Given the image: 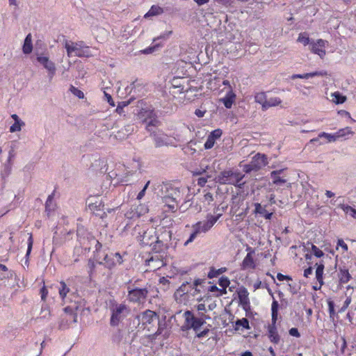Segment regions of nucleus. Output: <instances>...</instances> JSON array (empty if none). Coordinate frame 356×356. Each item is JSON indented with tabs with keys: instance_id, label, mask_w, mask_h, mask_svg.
Returning <instances> with one entry per match:
<instances>
[{
	"instance_id": "53",
	"label": "nucleus",
	"mask_w": 356,
	"mask_h": 356,
	"mask_svg": "<svg viewBox=\"0 0 356 356\" xmlns=\"http://www.w3.org/2000/svg\"><path fill=\"white\" fill-rule=\"evenodd\" d=\"M70 90L72 92V93L74 95H75L76 97H77L78 98L83 99L84 97L83 92L81 90L78 89L77 88H76L73 86H71Z\"/></svg>"
},
{
	"instance_id": "48",
	"label": "nucleus",
	"mask_w": 356,
	"mask_h": 356,
	"mask_svg": "<svg viewBox=\"0 0 356 356\" xmlns=\"http://www.w3.org/2000/svg\"><path fill=\"white\" fill-rule=\"evenodd\" d=\"M327 305H328V312H329L330 317L331 318H333L336 314L335 309H334V307H335L334 302L331 299H328L327 300Z\"/></svg>"
},
{
	"instance_id": "8",
	"label": "nucleus",
	"mask_w": 356,
	"mask_h": 356,
	"mask_svg": "<svg viewBox=\"0 0 356 356\" xmlns=\"http://www.w3.org/2000/svg\"><path fill=\"white\" fill-rule=\"evenodd\" d=\"M128 294L127 299L133 303H141L145 301L149 293L147 287L138 288L128 286Z\"/></svg>"
},
{
	"instance_id": "12",
	"label": "nucleus",
	"mask_w": 356,
	"mask_h": 356,
	"mask_svg": "<svg viewBox=\"0 0 356 356\" xmlns=\"http://www.w3.org/2000/svg\"><path fill=\"white\" fill-rule=\"evenodd\" d=\"M88 207L96 216L103 218L105 212L104 211V204L101 200L97 197H92L87 200Z\"/></svg>"
},
{
	"instance_id": "49",
	"label": "nucleus",
	"mask_w": 356,
	"mask_h": 356,
	"mask_svg": "<svg viewBox=\"0 0 356 356\" xmlns=\"http://www.w3.org/2000/svg\"><path fill=\"white\" fill-rule=\"evenodd\" d=\"M95 243V257L97 259H101L102 256L100 255V250L102 248V243L94 238V241H92V243Z\"/></svg>"
},
{
	"instance_id": "51",
	"label": "nucleus",
	"mask_w": 356,
	"mask_h": 356,
	"mask_svg": "<svg viewBox=\"0 0 356 356\" xmlns=\"http://www.w3.org/2000/svg\"><path fill=\"white\" fill-rule=\"evenodd\" d=\"M211 327V325H208V326L204 328L202 331L201 332H195L196 333V335L195 337H197L198 339H202V338H204V337H207L210 332V329L209 327Z\"/></svg>"
},
{
	"instance_id": "52",
	"label": "nucleus",
	"mask_w": 356,
	"mask_h": 356,
	"mask_svg": "<svg viewBox=\"0 0 356 356\" xmlns=\"http://www.w3.org/2000/svg\"><path fill=\"white\" fill-rule=\"evenodd\" d=\"M243 170L244 172L249 174L251 172H257L258 170L255 167L252 165V163L250 161L249 163L243 165Z\"/></svg>"
},
{
	"instance_id": "14",
	"label": "nucleus",
	"mask_w": 356,
	"mask_h": 356,
	"mask_svg": "<svg viewBox=\"0 0 356 356\" xmlns=\"http://www.w3.org/2000/svg\"><path fill=\"white\" fill-rule=\"evenodd\" d=\"M237 295L239 305L245 311L246 315H248V312L251 309V306L248 289L244 286H241L237 291Z\"/></svg>"
},
{
	"instance_id": "31",
	"label": "nucleus",
	"mask_w": 356,
	"mask_h": 356,
	"mask_svg": "<svg viewBox=\"0 0 356 356\" xmlns=\"http://www.w3.org/2000/svg\"><path fill=\"white\" fill-rule=\"evenodd\" d=\"M33 50V44L31 40V35L28 34L24 41V44L22 47V51L24 54H29L31 53Z\"/></svg>"
},
{
	"instance_id": "36",
	"label": "nucleus",
	"mask_w": 356,
	"mask_h": 356,
	"mask_svg": "<svg viewBox=\"0 0 356 356\" xmlns=\"http://www.w3.org/2000/svg\"><path fill=\"white\" fill-rule=\"evenodd\" d=\"M270 176L274 185L282 186L286 182V179L277 175L276 172H271Z\"/></svg>"
},
{
	"instance_id": "19",
	"label": "nucleus",
	"mask_w": 356,
	"mask_h": 356,
	"mask_svg": "<svg viewBox=\"0 0 356 356\" xmlns=\"http://www.w3.org/2000/svg\"><path fill=\"white\" fill-rule=\"evenodd\" d=\"M247 250L249 251L245 258L243 259L241 264V269L245 270L248 268L254 269L256 268V265L254 263V260L253 258V254H254V250L248 247Z\"/></svg>"
},
{
	"instance_id": "21",
	"label": "nucleus",
	"mask_w": 356,
	"mask_h": 356,
	"mask_svg": "<svg viewBox=\"0 0 356 356\" xmlns=\"http://www.w3.org/2000/svg\"><path fill=\"white\" fill-rule=\"evenodd\" d=\"M337 276L339 277V287L340 288L342 284L348 283L352 279V275L346 266L339 267Z\"/></svg>"
},
{
	"instance_id": "57",
	"label": "nucleus",
	"mask_w": 356,
	"mask_h": 356,
	"mask_svg": "<svg viewBox=\"0 0 356 356\" xmlns=\"http://www.w3.org/2000/svg\"><path fill=\"white\" fill-rule=\"evenodd\" d=\"M206 282V279H195L193 282H191L192 286H197L199 288H202L204 286V284Z\"/></svg>"
},
{
	"instance_id": "40",
	"label": "nucleus",
	"mask_w": 356,
	"mask_h": 356,
	"mask_svg": "<svg viewBox=\"0 0 356 356\" xmlns=\"http://www.w3.org/2000/svg\"><path fill=\"white\" fill-rule=\"evenodd\" d=\"M340 209H341L346 214L350 215L353 218L356 219V209L353 208L352 207L344 204H340L338 206Z\"/></svg>"
},
{
	"instance_id": "62",
	"label": "nucleus",
	"mask_w": 356,
	"mask_h": 356,
	"mask_svg": "<svg viewBox=\"0 0 356 356\" xmlns=\"http://www.w3.org/2000/svg\"><path fill=\"white\" fill-rule=\"evenodd\" d=\"M339 247H341L343 250V251H348V250L347 244L341 238H339L337 240V248H338Z\"/></svg>"
},
{
	"instance_id": "59",
	"label": "nucleus",
	"mask_w": 356,
	"mask_h": 356,
	"mask_svg": "<svg viewBox=\"0 0 356 356\" xmlns=\"http://www.w3.org/2000/svg\"><path fill=\"white\" fill-rule=\"evenodd\" d=\"M326 74H327V72L325 71H315V72L307 73V77L309 79V78H312V77L317 76H325Z\"/></svg>"
},
{
	"instance_id": "23",
	"label": "nucleus",
	"mask_w": 356,
	"mask_h": 356,
	"mask_svg": "<svg viewBox=\"0 0 356 356\" xmlns=\"http://www.w3.org/2000/svg\"><path fill=\"white\" fill-rule=\"evenodd\" d=\"M165 319L166 316H163L162 320L159 319V318H158V321H156V323L158 324V328L156 331L161 335H163L164 339H168L170 336V330L167 327L168 325Z\"/></svg>"
},
{
	"instance_id": "24",
	"label": "nucleus",
	"mask_w": 356,
	"mask_h": 356,
	"mask_svg": "<svg viewBox=\"0 0 356 356\" xmlns=\"http://www.w3.org/2000/svg\"><path fill=\"white\" fill-rule=\"evenodd\" d=\"M236 99V94L232 89H229L225 96L220 99L226 108H231Z\"/></svg>"
},
{
	"instance_id": "17",
	"label": "nucleus",
	"mask_w": 356,
	"mask_h": 356,
	"mask_svg": "<svg viewBox=\"0 0 356 356\" xmlns=\"http://www.w3.org/2000/svg\"><path fill=\"white\" fill-rule=\"evenodd\" d=\"M327 44L328 42L323 39H318L316 41L312 40L309 49L313 54H317L323 58L325 55V47Z\"/></svg>"
},
{
	"instance_id": "5",
	"label": "nucleus",
	"mask_w": 356,
	"mask_h": 356,
	"mask_svg": "<svg viewBox=\"0 0 356 356\" xmlns=\"http://www.w3.org/2000/svg\"><path fill=\"white\" fill-rule=\"evenodd\" d=\"M184 324L181 326L182 331L193 330L195 332L200 330L202 326L207 323L200 316H195L193 311L186 310L184 313Z\"/></svg>"
},
{
	"instance_id": "34",
	"label": "nucleus",
	"mask_w": 356,
	"mask_h": 356,
	"mask_svg": "<svg viewBox=\"0 0 356 356\" xmlns=\"http://www.w3.org/2000/svg\"><path fill=\"white\" fill-rule=\"evenodd\" d=\"M152 251H154L156 253L162 252L166 248L165 245L163 243L162 241L159 239V237H156V240L153 241V244L152 245Z\"/></svg>"
},
{
	"instance_id": "43",
	"label": "nucleus",
	"mask_w": 356,
	"mask_h": 356,
	"mask_svg": "<svg viewBox=\"0 0 356 356\" xmlns=\"http://www.w3.org/2000/svg\"><path fill=\"white\" fill-rule=\"evenodd\" d=\"M60 286L58 289L59 295L61 299L64 300L67 294L70 292V288L63 281L60 282Z\"/></svg>"
},
{
	"instance_id": "16",
	"label": "nucleus",
	"mask_w": 356,
	"mask_h": 356,
	"mask_svg": "<svg viewBox=\"0 0 356 356\" xmlns=\"http://www.w3.org/2000/svg\"><path fill=\"white\" fill-rule=\"evenodd\" d=\"M171 34H172V31H168V32L161 34L160 36H159L158 38H156L154 40L153 42L151 44L150 46L141 50L140 52L143 54H151L154 53L155 51H158L162 47V44L161 42H157V41L161 39L165 40V39L168 38Z\"/></svg>"
},
{
	"instance_id": "4",
	"label": "nucleus",
	"mask_w": 356,
	"mask_h": 356,
	"mask_svg": "<svg viewBox=\"0 0 356 356\" xmlns=\"http://www.w3.org/2000/svg\"><path fill=\"white\" fill-rule=\"evenodd\" d=\"M138 118L140 122L145 125L148 132H152L154 128L158 127L161 122L154 109L142 108L138 113Z\"/></svg>"
},
{
	"instance_id": "38",
	"label": "nucleus",
	"mask_w": 356,
	"mask_h": 356,
	"mask_svg": "<svg viewBox=\"0 0 356 356\" xmlns=\"http://www.w3.org/2000/svg\"><path fill=\"white\" fill-rule=\"evenodd\" d=\"M282 101L279 97H273L266 100V102L263 105V111H266L270 107L278 106L281 104Z\"/></svg>"
},
{
	"instance_id": "32",
	"label": "nucleus",
	"mask_w": 356,
	"mask_h": 356,
	"mask_svg": "<svg viewBox=\"0 0 356 356\" xmlns=\"http://www.w3.org/2000/svg\"><path fill=\"white\" fill-rule=\"evenodd\" d=\"M325 138L327 140V142H334L337 140L336 134H329L326 132H321L318 134V138H313L310 140L311 143H315L318 141V138Z\"/></svg>"
},
{
	"instance_id": "37",
	"label": "nucleus",
	"mask_w": 356,
	"mask_h": 356,
	"mask_svg": "<svg viewBox=\"0 0 356 356\" xmlns=\"http://www.w3.org/2000/svg\"><path fill=\"white\" fill-rule=\"evenodd\" d=\"M240 327H242L243 329L250 330V326L249 323V321L246 318H243L241 319H237L235 321V330H238Z\"/></svg>"
},
{
	"instance_id": "27",
	"label": "nucleus",
	"mask_w": 356,
	"mask_h": 356,
	"mask_svg": "<svg viewBox=\"0 0 356 356\" xmlns=\"http://www.w3.org/2000/svg\"><path fill=\"white\" fill-rule=\"evenodd\" d=\"M254 213L264 218L266 220H270L273 213L268 212L265 207H263L260 203H254Z\"/></svg>"
},
{
	"instance_id": "60",
	"label": "nucleus",
	"mask_w": 356,
	"mask_h": 356,
	"mask_svg": "<svg viewBox=\"0 0 356 356\" xmlns=\"http://www.w3.org/2000/svg\"><path fill=\"white\" fill-rule=\"evenodd\" d=\"M191 288L190 289L189 295L192 297H195L198 293L201 292V289L197 286H193L191 284Z\"/></svg>"
},
{
	"instance_id": "18",
	"label": "nucleus",
	"mask_w": 356,
	"mask_h": 356,
	"mask_svg": "<svg viewBox=\"0 0 356 356\" xmlns=\"http://www.w3.org/2000/svg\"><path fill=\"white\" fill-rule=\"evenodd\" d=\"M222 134V131L220 129H216L212 131L208 136L206 142L204 144L205 149H211L216 143Z\"/></svg>"
},
{
	"instance_id": "64",
	"label": "nucleus",
	"mask_w": 356,
	"mask_h": 356,
	"mask_svg": "<svg viewBox=\"0 0 356 356\" xmlns=\"http://www.w3.org/2000/svg\"><path fill=\"white\" fill-rule=\"evenodd\" d=\"M289 335L294 337H297V338L300 337V333L299 332L298 328H296V327H292V328L289 329Z\"/></svg>"
},
{
	"instance_id": "15",
	"label": "nucleus",
	"mask_w": 356,
	"mask_h": 356,
	"mask_svg": "<svg viewBox=\"0 0 356 356\" xmlns=\"http://www.w3.org/2000/svg\"><path fill=\"white\" fill-rule=\"evenodd\" d=\"M67 56H72L74 54L76 56H81V50L83 48H88L83 41H79L77 42L66 41L65 44Z\"/></svg>"
},
{
	"instance_id": "2",
	"label": "nucleus",
	"mask_w": 356,
	"mask_h": 356,
	"mask_svg": "<svg viewBox=\"0 0 356 356\" xmlns=\"http://www.w3.org/2000/svg\"><path fill=\"white\" fill-rule=\"evenodd\" d=\"M280 304L276 300H273L271 304V323L268 326L267 337L269 341L275 344H278L280 342L281 337L278 333L277 327L276 325L278 319Z\"/></svg>"
},
{
	"instance_id": "13",
	"label": "nucleus",
	"mask_w": 356,
	"mask_h": 356,
	"mask_svg": "<svg viewBox=\"0 0 356 356\" xmlns=\"http://www.w3.org/2000/svg\"><path fill=\"white\" fill-rule=\"evenodd\" d=\"M150 133V136L153 137L154 145L156 147H161L163 146H172L177 147V144L168 138V137L163 134H156L154 130Z\"/></svg>"
},
{
	"instance_id": "22",
	"label": "nucleus",
	"mask_w": 356,
	"mask_h": 356,
	"mask_svg": "<svg viewBox=\"0 0 356 356\" xmlns=\"http://www.w3.org/2000/svg\"><path fill=\"white\" fill-rule=\"evenodd\" d=\"M191 284V279L190 281H186L181 284V285L176 290L174 296L175 299L181 298L183 296L189 294Z\"/></svg>"
},
{
	"instance_id": "61",
	"label": "nucleus",
	"mask_w": 356,
	"mask_h": 356,
	"mask_svg": "<svg viewBox=\"0 0 356 356\" xmlns=\"http://www.w3.org/2000/svg\"><path fill=\"white\" fill-rule=\"evenodd\" d=\"M351 302V297L350 296H347L346 300L343 302V305L341 307V308L339 310V312L341 313L345 312V310L347 309V307L349 306V305Z\"/></svg>"
},
{
	"instance_id": "50",
	"label": "nucleus",
	"mask_w": 356,
	"mask_h": 356,
	"mask_svg": "<svg viewBox=\"0 0 356 356\" xmlns=\"http://www.w3.org/2000/svg\"><path fill=\"white\" fill-rule=\"evenodd\" d=\"M220 286L222 288H227L230 284V280L227 277L222 276L218 282Z\"/></svg>"
},
{
	"instance_id": "56",
	"label": "nucleus",
	"mask_w": 356,
	"mask_h": 356,
	"mask_svg": "<svg viewBox=\"0 0 356 356\" xmlns=\"http://www.w3.org/2000/svg\"><path fill=\"white\" fill-rule=\"evenodd\" d=\"M312 250L314 255L317 258H321L324 255L323 252L314 244H312Z\"/></svg>"
},
{
	"instance_id": "45",
	"label": "nucleus",
	"mask_w": 356,
	"mask_h": 356,
	"mask_svg": "<svg viewBox=\"0 0 356 356\" xmlns=\"http://www.w3.org/2000/svg\"><path fill=\"white\" fill-rule=\"evenodd\" d=\"M25 123L21 120L14 122V124L10 127V131L11 133L19 131L22 129V127L24 126Z\"/></svg>"
},
{
	"instance_id": "28",
	"label": "nucleus",
	"mask_w": 356,
	"mask_h": 356,
	"mask_svg": "<svg viewBox=\"0 0 356 356\" xmlns=\"http://www.w3.org/2000/svg\"><path fill=\"white\" fill-rule=\"evenodd\" d=\"M163 12L164 10L163 8L158 5H153L151 6L150 9L147 11V13H145L144 17L149 18L150 17L157 16L163 14Z\"/></svg>"
},
{
	"instance_id": "26",
	"label": "nucleus",
	"mask_w": 356,
	"mask_h": 356,
	"mask_svg": "<svg viewBox=\"0 0 356 356\" xmlns=\"http://www.w3.org/2000/svg\"><path fill=\"white\" fill-rule=\"evenodd\" d=\"M220 216V214L217 216L211 214L207 215V220L205 222H202L203 233L208 232L215 225Z\"/></svg>"
},
{
	"instance_id": "25",
	"label": "nucleus",
	"mask_w": 356,
	"mask_h": 356,
	"mask_svg": "<svg viewBox=\"0 0 356 356\" xmlns=\"http://www.w3.org/2000/svg\"><path fill=\"white\" fill-rule=\"evenodd\" d=\"M154 234H155V232L153 230L145 232L140 236L142 238L140 239L141 244L144 246H152L153 241L156 240V237L154 236Z\"/></svg>"
},
{
	"instance_id": "1",
	"label": "nucleus",
	"mask_w": 356,
	"mask_h": 356,
	"mask_svg": "<svg viewBox=\"0 0 356 356\" xmlns=\"http://www.w3.org/2000/svg\"><path fill=\"white\" fill-rule=\"evenodd\" d=\"M245 175L238 170H224L219 173L216 177V181L220 184H232L240 188H243L245 182H241Z\"/></svg>"
},
{
	"instance_id": "7",
	"label": "nucleus",
	"mask_w": 356,
	"mask_h": 356,
	"mask_svg": "<svg viewBox=\"0 0 356 356\" xmlns=\"http://www.w3.org/2000/svg\"><path fill=\"white\" fill-rule=\"evenodd\" d=\"M76 241L80 248L85 251L89 252L90 250L92 241H94V236L84 226L78 225L76 227Z\"/></svg>"
},
{
	"instance_id": "11",
	"label": "nucleus",
	"mask_w": 356,
	"mask_h": 356,
	"mask_svg": "<svg viewBox=\"0 0 356 356\" xmlns=\"http://www.w3.org/2000/svg\"><path fill=\"white\" fill-rule=\"evenodd\" d=\"M36 60L47 70L48 76L51 81L56 74V65L54 62L49 59L48 56H43L42 54L35 53Z\"/></svg>"
},
{
	"instance_id": "30",
	"label": "nucleus",
	"mask_w": 356,
	"mask_h": 356,
	"mask_svg": "<svg viewBox=\"0 0 356 356\" xmlns=\"http://www.w3.org/2000/svg\"><path fill=\"white\" fill-rule=\"evenodd\" d=\"M132 131V127L129 125L124 127V128L119 130L115 135V137L118 140H124L131 134Z\"/></svg>"
},
{
	"instance_id": "63",
	"label": "nucleus",
	"mask_w": 356,
	"mask_h": 356,
	"mask_svg": "<svg viewBox=\"0 0 356 356\" xmlns=\"http://www.w3.org/2000/svg\"><path fill=\"white\" fill-rule=\"evenodd\" d=\"M41 300L44 302L46 300L47 296L48 295V290L45 287V286H43L40 291Z\"/></svg>"
},
{
	"instance_id": "3",
	"label": "nucleus",
	"mask_w": 356,
	"mask_h": 356,
	"mask_svg": "<svg viewBox=\"0 0 356 356\" xmlns=\"http://www.w3.org/2000/svg\"><path fill=\"white\" fill-rule=\"evenodd\" d=\"M158 314L152 310L146 309L136 316L138 319V331L147 330L150 332L155 327L159 318Z\"/></svg>"
},
{
	"instance_id": "41",
	"label": "nucleus",
	"mask_w": 356,
	"mask_h": 356,
	"mask_svg": "<svg viewBox=\"0 0 356 356\" xmlns=\"http://www.w3.org/2000/svg\"><path fill=\"white\" fill-rule=\"evenodd\" d=\"M267 97L264 92H257L254 95V101L255 102L261 105V108L263 109V105H264L266 102Z\"/></svg>"
},
{
	"instance_id": "33",
	"label": "nucleus",
	"mask_w": 356,
	"mask_h": 356,
	"mask_svg": "<svg viewBox=\"0 0 356 356\" xmlns=\"http://www.w3.org/2000/svg\"><path fill=\"white\" fill-rule=\"evenodd\" d=\"M323 270H324V264L323 262H320L319 264H316V279L318 282L320 284V286L323 284Z\"/></svg>"
},
{
	"instance_id": "9",
	"label": "nucleus",
	"mask_w": 356,
	"mask_h": 356,
	"mask_svg": "<svg viewBox=\"0 0 356 356\" xmlns=\"http://www.w3.org/2000/svg\"><path fill=\"white\" fill-rule=\"evenodd\" d=\"M163 202L172 211H176L178 206V200L180 199V191L178 188H167V193L162 197Z\"/></svg>"
},
{
	"instance_id": "39",
	"label": "nucleus",
	"mask_w": 356,
	"mask_h": 356,
	"mask_svg": "<svg viewBox=\"0 0 356 356\" xmlns=\"http://www.w3.org/2000/svg\"><path fill=\"white\" fill-rule=\"evenodd\" d=\"M297 40L300 43L302 44L304 46H307V45L310 46L313 40L309 38L307 33L302 32L298 35V38Z\"/></svg>"
},
{
	"instance_id": "6",
	"label": "nucleus",
	"mask_w": 356,
	"mask_h": 356,
	"mask_svg": "<svg viewBox=\"0 0 356 356\" xmlns=\"http://www.w3.org/2000/svg\"><path fill=\"white\" fill-rule=\"evenodd\" d=\"M110 309L111 312L110 325L113 327L118 326L129 312L128 306L123 303L114 302L110 307Z\"/></svg>"
},
{
	"instance_id": "35",
	"label": "nucleus",
	"mask_w": 356,
	"mask_h": 356,
	"mask_svg": "<svg viewBox=\"0 0 356 356\" xmlns=\"http://www.w3.org/2000/svg\"><path fill=\"white\" fill-rule=\"evenodd\" d=\"M227 268L222 267L218 269H216L214 267H211L210 270L207 274V277L209 279H213L215 277H218L221 274L225 273L227 271Z\"/></svg>"
},
{
	"instance_id": "55",
	"label": "nucleus",
	"mask_w": 356,
	"mask_h": 356,
	"mask_svg": "<svg viewBox=\"0 0 356 356\" xmlns=\"http://www.w3.org/2000/svg\"><path fill=\"white\" fill-rule=\"evenodd\" d=\"M149 184H150V181H147L146 182V184H145V186H143V188H142V190L138 193V195L136 196V199L138 200H140L143 198V197L145 195L146 191L149 186Z\"/></svg>"
},
{
	"instance_id": "20",
	"label": "nucleus",
	"mask_w": 356,
	"mask_h": 356,
	"mask_svg": "<svg viewBox=\"0 0 356 356\" xmlns=\"http://www.w3.org/2000/svg\"><path fill=\"white\" fill-rule=\"evenodd\" d=\"M251 162L252 163V165L255 167L258 171L268 163L266 155L261 153L256 154L252 158Z\"/></svg>"
},
{
	"instance_id": "44",
	"label": "nucleus",
	"mask_w": 356,
	"mask_h": 356,
	"mask_svg": "<svg viewBox=\"0 0 356 356\" xmlns=\"http://www.w3.org/2000/svg\"><path fill=\"white\" fill-rule=\"evenodd\" d=\"M333 102L337 104H343L346 100V97L341 94L339 92H335L332 95Z\"/></svg>"
},
{
	"instance_id": "10",
	"label": "nucleus",
	"mask_w": 356,
	"mask_h": 356,
	"mask_svg": "<svg viewBox=\"0 0 356 356\" xmlns=\"http://www.w3.org/2000/svg\"><path fill=\"white\" fill-rule=\"evenodd\" d=\"M102 261H99V264L104 265L108 269H112L118 265L123 263L122 255L119 252L105 254L102 256Z\"/></svg>"
},
{
	"instance_id": "46",
	"label": "nucleus",
	"mask_w": 356,
	"mask_h": 356,
	"mask_svg": "<svg viewBox=\"0 0 356 356\" xmlns=\"http://www.w3.org/2000/svg\"><path fill=\"white\" fill-rule=\"evenodd\" d=\"M132 99L131 98L128 101H123L118 103L115 109L116 113L122 115L124 113V108L131 104Z\"/></svg>"
},
{
	"instance_id": "42",
	"label": "nucleus",
	"mask_w": 356,
	"mask_h": 356,
	"mask_svg": "<svg viewBox=\"0 0 356 356\" xmlns=\"http://www.w3.org/2000/svg\"><path fill=\"white\" fill-rule=\"evenodd\" d=\"M33 244V236H32V235H30L28 238V241H27V250H26V253L25 255L24 264L26 266L29 265V255L32 250Z\"/></svg>"
},
{
	"instance_id": "47",
	"label": "nucleus",
	"mask_w": 356,
	"mask_h": 356,
	"mask_svg": "<svg viewBox=\"0 0 356 356\" xmlns=\"http://www.w3.org/2000/svg\"><path fill=\"white\" fill-rule=\"evenodd\" d=\"M17 149V144L16 142L13 141L10 146V149L8 152V159L9 161H13V159L15 157L16 153L15 150Z\"/></svg>"
},
{
	"instance_id": "58",
	"label": "nucleus",
	"mask_w": 356,
	"mask_h": 356,
	"mask_svg": "<svg viewBox=\"0 0 356 356\" xmlns=\"http://www.w3.org/2000/svg\"><path fill=\"white\" fill-rule=\"evenodd\" d=\"M197 235H198L197 231L193 229V232L191 233L188 238L184 243V245H187L190 243L193 242L195 239V238L197 236Z\"/></svg>"
},
{
	"instance_id": "29",
	"label": "nucleus",
	"mask_w": 356,
	"mask_h": 356,
	"mask_svg": "<svg viewBox=\"0 0 356 356\" xmlns=\"http://www.w3.org/2000/svg\"><path fill=\"white\" fill-rule=\"evenodd\" d=\"M337 140L339 138L348 139L350 136H353L354 132L351 130V128L349 127H346L343 129H340L336 133Z\"/></svg>"
},
{
	"instance_id": "54",
	"label": "nucleus",
	"mask_w": 356,
	"mask_h": 356,
	"mask_svg": "<svg viewBox=\"0 0 356 356\" xmlns=\"http://www.w3.org/2000/svg\"><path fill=\"white\" fill-rule=\"evenodd\" d=\"M13 163L12 161L7 160L4 164L3 170L2 171V174L8 175L12 169Z\"/></svg>"
}]
</instances>
